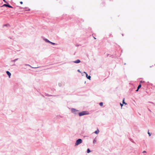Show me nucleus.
Segmentation results:
<instances>
[{"mask_svg":"<svg viewBox=\"0 0 155 155\" xmlns=\"http://www.w3.org/2000/svg\"><path fill=\"white\" fill-rule=\"evenodd\" d=\"M82 142V140L81 139H78L77 141L75 143V145H78L81 143Z\"/></svg>","mask_w":155,"mask_h":155,"instance_id":"f03ea898","label":"nucleus"},{"mask_svg":"<svg viewBox=\"0 0 155 155\" xmlns=\"http://www.w3.org/2000/svg\"><path fill=\"white\" fill-rule=\"evenodd\" d=\"M139 89H138V88H137V89L136 90V91H138Z\"/></svg>","mask_w":155,"mask_h":155,"instance_id":"b1692460","label":"nucleus"},{"mask_svg":"<svg viewBox=\"0 0 155 155\" xmlns=\"http://www.w3.org/2000/svg\"><path fill=\"white\" fill-rule=\"evenodd\" d=\"M99 105L100 106H102L103 105V103L101 102L99 103Z\"/></svg>","mask_w":155,"mask_h":155,"instance_id":"9b49d317","label":"nucleus"},{"mask_svg":"<svg viewBox=\"0 0 155 155\" xmlns=\"http://www.w3.org/2000/svg\"><path fill=\"white\" fill-rule=\"evenodd\" d=\"M80 62H81V61H80V60L78 59L75 61H74L73 62L75 63H80Z\"/></svg>","mask_w":155,"mask_h":155,"instance_id":"0eeeda50","label":"nucleus"},{"mask_svg":"<svg viewBox=\"0 0 155 155\" xmlns=\"http://www.w3.org/2000/svg\"><path fill=\"white\" fill-rule=\"evenodd\" d=\"M124 100H125V98H124L123 99V104H127L125 102H124Z\"/></svg>","mask_w":155,"mask_h":155,"instance_id":"9d476101","label":"nucleus"},{"mask_svg":"<svg viewBox=\"0 0 155 155\" xmlns=\"http://www.w3.org/2000/svg\"><path fill=\"white\" fill-rule=\"evenodd\" d=\"M78 114L79 116H81L85 115L88 114V113L87 111H83L82 112L79 113Z\"/></svg>","mask_w":155,"mask_h":155,"instance_id":"f257e3e1","label":"nucleus"},{"mask_svg":"<svg viewBox=\"0 0 155 155\" xmlns=\"http://www.w3.org/2000/svg\"><path fill=\"white\" fill-rule=\"evenodd\" d=\"M87 152L88 153H89L91 152V151L89 149H88Z\"/></svg>","mask_w":155,"mask_h":155,"instance_id":"f8f14e48","label":"nucleus"},{"mask_svg":"<svg viewBox=\"0 0 155 155\" xmlns=\"http://www.w3.org/2000/svg\"><path fill=\"white\" fill-rule=\"evenodd\" d=\"M50 43H51V44L52 45H54L55 44V43H53V42H51Z\"/></svg>","mask_w":155,"mask_h":155,"instance_id":"dca6fc26","label":"nucleus"},{"mask_svg":"<svg viewBox=\"0 0 155 155\" xmlns=\"http://www.w3.org/2000/svg\"><path fill=\"white\" fill-rule=\"evenodd\" d=\"M20 3L21 4H23V2H20Z\"/></svg>","mask_w":155,"mask_h":155,"instance_id":"4be33fe9","label":"nucleus"},{"mask_svg":"<svg viewBox=\"0 0 155 155\" xmlns=\"http://www.w3.org/2000/svg\"><path fill=\"white\" fill-rule=\"evenodd\" d=\"M46 41L50 43L51 42V41H49L47 39H46Z\"/></svg>","mask_w":155,"mask_h":155,"instance_id":"f3484780","label":"nucleus"},{"mask_svg":"<svg viewBox=\"0 0 155 155\" xmlns=\"http://www.w3.org/2000/svg\"><path fill=\"white\" fill-rule=\"evenodd\" d=\"M141 87V85L140 84L138 86L137 88H138V89H139Z\"/></svg>","mask_w":155,"mask_h":155,"instance_id":"ddd939ff","label":"nucleus"},{"mask_svg":"<svg viewBox=\"0 0 155 155\" xmlns=\"http://www.w3.org/2000/svg\"><path fill=\"white\" fill-rule=\"evenodd\" d=\"M78 72H80V70H78Z\"/></svg>","mask_w":155,"mask_h":155,"instance_id":"393cba45","label":"nucleus"},{"mask_svg":"<svg viewBox=\"0 0 155 155\" xmlns=\"http://www.w3.org/2000/svg\"><path fill=\"white\" fill-rule=\"evenodd\" d=\"M96 142V140H94L93 141V143L94 144Z\"/></svg>","mask_w":155,"mask_h":155,"instance_id":"2eb2a0df","label":"nucleus"},{"mask_svg":"<svg viewBox=\"0 0 155 155\" xmlns=\"http://www.w3.org/2000/svg\"><path fill=\"white\" fill-rule=\"evenodd\" d=\"M3 6H5L9 8H13V7L8 4H4L3 5Z\"/></svg>","mask_w":155,"mask_h":155,"instance_id":"7ed1b4c3","label":"nucleus"},{"mask_svg":"<svg viewBox=\"0 0 155 155\" xmlns=\"http://www.w3.org/2000/svg\"><path fill=\"white\" fill-rule=\"evenodd\" d=\"M146 152L145 151H144L143 152V153H146Z\"/></svg>","mask_w":155,"mask_h":155,"instance_id":"a878e982","label":"nucleus"},{"mask_svg":"<svg viewBox=\"0 0 155 155\" xmlns=\"http://www.w3.org/2000/svg\"><path fill=\"white\" fill-rule=\"evenodd\" d=\"M148 134L149 135V136H150L151 135V134L149 132H148Z\"/></svg>","mask_w":155,"mask_h":155,"instance_id":"a211bd4d","label":"nucleus"},{"mask_svg":"<svg viewBox=\"0 0 155 155\" xmlns=\"http://www.w3.org/2000/svg\"><path fill=\"white\" fill-rule=\"evenodd\" d=\"M6 73L7 74L8 76L10 78L11 75V73L9 71H6Z\"/></svg>","mask_w":155,"mask_h":155,"instance_id":"39448f33","label":"nucleus"},{"mask_svg":"<svg viewBox=\"0 0 155 155\" xmlns=\"http://www.w3.org/2000/svg\"><path fill=\"white\" fill-rule=\"evenodd\" d=\"M120 105L121 107H122V106H123V104H122L121 103H120Z\"/></svg>","mask_w":155,"mask_h":155,"instance_id":"aec40b11","label":"nucleus"},{"mask_svg":"<svg viewBox=\"0 0 155 155\" xmlns=\"http://www.w3.org/2000/svg\"><path fill=\"white\" fill-rule=\"evenodd\" d=\"M86 74V77L89 80H91V77L90 76H88V74H87L86 73L84 72Z\"/></svg>","mask_w":155,"mask_h":155,"instance_id":"423d86ee","label":"nucleus"},{"mask_svg":"<svg viewBox=\"0 0 155 155\" xmlns=\"http://www.w3.org/2000/svg\"><path fill=\"white\" fill-rule=\"evenodd\" d=\"M24 66H29V64H25Z\"/></svg>","mask_w":155,"mask_h":155,"instance_id":"6ab92c4d","label":"nucleus"},{"mask_svg":"<svg viewBox=\"0 0 155 155\" xmlns=\"http://www.w3.org/2000/svg\"><path fill=\"white\" fill-rule=\"evenodd\" d=\"M94 38L95 39H96L95 38Z\"/></svg>","mask_w":155,"mask_h":155,"instance_id":"c85d7f7f","label":"nucleus"},{"mask_svg":"<svg viewBox=\"0 0 155 155\" xmlns=\"http://www.w3.org/2000/svg\"><path fill=\"white\" fill-rule=\"evenodd\" d=\"M3 1L5 2V3H7V2L5 1V0H3Z\"/></svg>","mask_w":155,"mask_h":155,"instance_id":"5701e85b","label":"nucleus"},{"mask_svg":"<svg viewBox=\"0 0 155 155\" xmlns=\"http://www.w3.org/2000/svg\"><path fill=\"white\" fill-rule=\"evenodd\" d=\"M23 68L25 69H26V68L25 67V66H24L23 67Z\"/></svg>","mask_w":155,"mask_h":155,"instance_id":"412c9836","label":"nucleus"},{"mask_svg":"<svg viewBox=\"0 0 155 155\" xmlns=\"http://www.w3.org/2000/svg\"><path fill=\"white\" fill-rule=\"evenodd\" d=\"M15 65V64H13L12 65V66H13V65Z\"/></svg>","mask_w":155,"mask_h":155,"instance_id":"bb28decb","label":"nucleus"},{"mask_svg":"<svg viewBox=\"0 0 155 155\" xmlns=\"http://www.w3.org/2000/svg\"><path fill=\"white\" fill-rule=\"evenodd\" d=\"M18 58H16L14 60H12L11 61V62H15V61H16L18 60Z\"/></svg>","mask_w":155,"mask_h":155,"instance_id":"6e6552de","label":"nucleus"},{"mask_svg":"<svg viewBox=\"0 0 155 155\" xmlns=\"http://www.w3.org/2000/svg\"><path fill=\"white\" fill-rule=\"evenodd\" d=\"M9 25L8 24H5L3 25V27L4 26H7Z\"/></svg>","mask_w":155,"mask_h":155,"instance_id":"4468645a","label":"nucleus"},{"mask_svg":"<svg viewBox=\"0 0 155 155\" xmlns=\"http://www.w3.org/2000/svg\"><path fill=\"white\" fill-rule=\"evenodd\" d=\"M71 111L73 113L75 114H76L77 112L78 111V110L75 109H72Z\"/></svg>","mask_w":155,"mask_h":155,"instance_id":"20e7f679","label":"nucleus"},{"mask_svg":"<svg viewBox=\"0 0 155 155\" xmlns=\"http://www.w3.org/2000/svg\"><path fill=\"white\" fill-rule=\"evenodd\" d=\"M140 82V83H142V82H142V81H141Z\"/></svg>","mask_w":155,"mask_h":155,"instance_id":"cd10ccee","label":"nucleus"},{"mask_svg":"<svg viewBox=\"0 0 155 155\" xmlns=\"http://www.w3.org/2000/svg\"><path fill=\"white\" fill-rule=\"evenodd\" d=\"M99 130H97L96 131H95L94 132V133H95V134H97L99 133Z\"/></svg>","mask_w":155,"mask_h":155,"instance_id":"1a4fd4ad","label":"nucleus"}]
</instances>
